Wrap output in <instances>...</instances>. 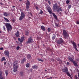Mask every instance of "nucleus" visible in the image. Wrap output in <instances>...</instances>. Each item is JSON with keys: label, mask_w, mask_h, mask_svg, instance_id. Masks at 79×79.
<instances>
[{"label": "nucleus", "mask_w": 79, "mask_h": 79, "mask_svg": "<svg viewBox=\"0 0 79 79\" xmlns=\"http://www.w3.org/2000/svg\"><path fill=\"white\" fill-rule=\"evenodd\" d=\"M48 32H50V31H51V29H50V28H48Z\"/></svg>", "instance_id": "nucleus-29"}, {"label": "nucleus", "mask_w": 79, "mask_h": 79, "mask_svg": "<svg viewBox=\"0 0 79 79\" xmlns=\"http://www.w3.org/2000/svg\"><path fill=\"white\" fill-rule=\"evenodd\" d=\"M1 61H6V59L5 57H3L2 58Z\"/></svg>", "instance_id": "nucleus-24"}, {"label": "nucleus", "mask_w": 79, "mask_h": 79, "mask_svg": "<svg viewBox=\"0 0 79 79\" xmlns=\"http://www.w3.org/2000/svg\"><path fill=\"white\" fill-rule=\"evenodd\" d=\"M51 78H52V77H51Z\"/></svg>", "instance_id": "nucleus-60"}, {"label": "nucleus", "mask_w": 79, "mask_h": 79, "mask_svg": "<svg viewBox=\"0 0 79 79\" xmlns=\"http://www.w3.org/2000/svg\"><path fill=\"white\" fill-rule=\"evenodd\" d=\"M69 61L71 62H72V63H73L74 61V60H73V59L71 57L69 58Z\"/></svg>", "instance_id": "nucleus-20"}, {"label": "nucleus", "mask_w": 79, "mask_h": 79, "mask_svg": "<svg viewBox=\"0 0 79 79\" xmlns=\"http://www.w3.org/2000/svg\"><path fill=\"white\" fill-rule=\"evenodd\" d=\"M52 15L55 19H57V16L56 15H55V14L54 13H52Z\"/></svg>", "instance_id": "nucleus-19"}, {"label": "nucleus", "mask_w": 79, "mask_h": 79, "mask_svg": "<svg viewBox=\"0 0 79 79\" xmlns=\"http://www.w3.org/2000/svg\"><path fill=\"white\" fill-rule=\"evenodd\" d=\"M25 35H29V32L28 31H26L25 32Z\"/></svg>", "instance_id": "nucleus-27"}, {"label": "nucleus", "mask_w": 79, "mask_h": 79, "mask_svg": "<svg viewBox=\"0 0 79 79\" xmlns=\"http://www.w3.org/2000/svg\"><path fill=\"white\" fill-rule=\"evenodd\" d=\"M62 71L63 72H64V73H66L68 76H69L70 78H72V77H71V74H70V73H69V71H68V69L67 67H65L62 69Z\"/></svg>", "instance_id": "nucleus-3"}, {"label": "nucleus", "mask_w": 79, "mask_h": 79, "mask_svg": "<svg viewBox=\"0 0 79 79\" xmlns=\"http://www.w3.org/2000/svg\"><path fill=\"white\" fill-rule=\"evenodd\" d=\"M15 6H12V10L13 11H14V10H15V8L13 9V8H15Z\"/></svg>", "instance_id": "nucleus-38"}, {"label": "nucleus", "mask_w": 79, "mask_h": 79, "mask_svg": "<svg viewBox=\"0 0 79 79\" xmlns=\"http://www.w3.org/2000/svg\"><path fill=\"white\" fill-rule=\"evenodd\" d=\"M27 44H29V43H31L32 42V38L31 37H29L27 41L26 42Z\"/></svg>", "instance_id": "nucleus-10"}, {"label": "nucleus", "mask_w": 79, "mask_h": 79, "mask_svg": "<svg viewBox=\"0 0 79 79\" xmlns=\"http://www.w3.org/2000/svg\"><path fill=\"white\" fill-rule=\"evenodd\" d=\"M13 68L14 69V72H16L17 69L18 68V62L15 61L13 64Z\"/></svg>", "instance_id": "nucleus-2"}, {"label": "nucleus", "mask_w": 79, "mask_h": 79, "mask_svg": "<svg viewBox=\"0 0 79 79\" xmlns=\"http://www.w3.org/2000/svg\"><path fill=\"white\" fill-rule=\"evenodd\" d=\"M53 11H56L57 13H59L60 11H61L62 10L60 6H58V4L56 3H55L53 6L52 8Z\"/></svg>", "instance_id": "nucleus-1"}, {"label": "nucleus", "mask_w": 79, "mask_h": 79, "mask_svg": "<svg viewBox=\"0 0 79 79\" xmlns=\"http://www.w3.org/2000/svg\"><path fill=\"white\" fill-rule=\"evenodd\" d=\"M4 19L6 21V22H9V20L6 18L4 17Z\"/></svg>", "instance_id": "nucleus-26"}, {"label": "nucleus", "mask_w": 79, "mask_h": 79, "mask_svg": "<svg viewBox=\"0 0 79 79\" xmlns=\"http://www.w3.org/2000/svg\"><path fill=\"white\" fill-rule=\"evenodd\" d=\"M45 72H46V71H47V70H45Z\"/></svg>", "instance_id": "nucleus-56"}, {"label": "nucleus", "mask_w": 79, "mask_h": 79, "mask_svg": "<svg viewBox=\"0 0 79 79\" xmlns=\"http://www.w3.org/2000/svg\"><path fill=\"white\" fill-rule=\"evenodd\" d=\"M30 5V2H29V1L27 0L26 3V8L27 9H28V8H29V7Z\"/></svg>", "instance_id": "nucleus-11"}, {"label": "nucleus", "mask_w": 79, "mask_h": 79, "mask_svg": "<svg viewBox=\"0 0 79 79\" xmlns=\"http://www.w3.org/2000/svg\"><path fill=\"white\" fill-rule=\"evenodd\" d=\"M59 63H62V61L61 60H60L59 61Z\"/></svg>", "instance_id": "nucleus-42"}, {"label": "nucleus", "mask_w": 79, "mask_h": 79, "mask_svg": "<svg viewBox=\"0 0 79 79\" xmlns=\"http://www.w3.org/2000/svg\"><path fill=\"white\" fill-rule=\"evenodd\" d=\"M69 2H70L69 0H67L66 1V3L67 4H69Z\"/></svg>", "instance_id": "nucleus-33"}, {"label": "nucleus", "mask_w": 79, "mask_h": 79, "mask_svg": "<svg viewBox=\"0 0 79 79\" xmlns=\"http://www.w3.org/2000/svg\"><path fill=\"white\" fill-rule=\"evenodd\" d=\"M21 16L19 17V20L21 21L24 17H25V14L23 12H21Z\"/></svg>", "instance_id": "nucleus-6"}, {"label": "nucleus", "mask_w": 79, "mask_h": 79, "mask_svg": "<svg viewBox=\"0 0 79 79\" xmlns=\"http://www.w3.org/2000/svg\"><path fill=\"white\" fill-rule=\"evenodd\" d=\"M43 13V11L42 10H41L40 13H39V14H40V15H41V14H42Z\"/></svg>", "instance_id": "nucleus-37"}, {"label": "nucleus", "mask_w": 79, "mask_h": 79, "mask_svg": "<svg viewBox=\"0 0 79 79\" xmlns=\"http://www.w3.org/2000/svg\"><path fill=\"white\" fill-rule=\"evenodd\" d=\"M5 74L6 76H7L8 74V70H6Z\"/></svg>", "instance_id": "nucleus-25"}, {"label": "nucleus", "mask_w": 79, "mask_h": 79, "mask_svg": "<svg viewBox=\"0 0 79 79\" xmlns=\"http://www.w3.org/2000/svg\"><path fill=\"white\" fill-rule=\"evenodd\" d=\"M64 41L61 38H60V39L57 41V44H61L63 43Z\"/></svg>", "instance_id": "nucleus-8"}, {"label": "nucleus", "mask_w": 79, "mask_h": 79, "mask_svg": "<svg viewBox=\"0 0 79 79\" xmlns=\"http://www.w3.org/2000/svg\"><path fill=\"white\" fill-rule=\"evenodd\" d=\"M28 17H29V18H31V17L30 16H32V13L31 12H28Z\"/></svg>", "instance_id": "nucleus-16"}, {"label": "nucleus", "mask_w": 79, "mask_h": 79, "mask_svg": "<svg viewBox=\"0 0 79 79\" xmlns=\"http://www.w3.org/2000/svg\"><path fill=\"white\" fill-rule=\"evenodd\" d=\"M72 44L74 47L73 48H75L77 51V52H78L79 51L78 50H77V45H76V43H75L73 41L72 42Z\"/></svg>", "instance_id": "nucleus-9"}, {"label": "nucleus", "mask_w": 79, "mask_h": 79, "mask_svg": "<svg viewBox=\"0 0 79 79\" xmlns=\"http://www.w3.org/2000/svg\"><path fill=\"white\" fill-rule=\"evenodd\" d=\"M48 12H49V13L50 14V15H51V14H53V13H52V12L51 11V10L48 11Z\"/></svg>", "instance_id": "nucleus-36"}, {"label": "nucleus", "mask_w": 79, "mask_h": 79, "mask_svg": "<svg viewBox=\"0 0 79 79\" xmlns=\"http://www.w3.org/2000/svg\"><path fill=\"white\" fill-rule=\"evenodd\" d=\"M42 24H45V23H42Z\"/></svg>", "instance_id": "nucleus-57"}, {"label": "nucleus", "mask_w": 79, "mask_h": 79, "mask_svg": "<svg viewBox=\"0 0 79 79\" xmlns=\"http://www.w3.org/2000/svg\"><path fill=\"white\" fill-rule=\"evenodd\" d=\"M35 8H36V10H38L39 9V8L37 6H35Z\"/></svg>", "instance_id": "nucleus-46"}, {"label": "nucleus", "mask_w": 79, "mask_h": 79, "mask_svg": "<svg viewBox=\"0 0 79 79\" xmlns=\"http://www.w3.org/2000/svg\"><path fill=\"white\" fill-rule=\"evenodd\" d=\"M48 3H49V5H51V2L50 1V0H48Z\"/></svg>", "instance_id": "nucleus-41"}, {"label": "nucleus", "mask_w": 79, "mask_h": 79, "mask_svg": "<svg viewBox=\"0 0 79 79\" xmlns=\"http://www.w3.org/2000/svg\"><path fill=\"white\" fill-rule=\"evenodd\" d=\"M20 48V47L19 46H18L16 48V50H19V48Z\"/></svg>", "instance_id": "nucleus-40"}, {"label": "nucleus", "mask_w": 79, "mask_h": 79, "mask_svg": "<svg viewBox=\"0 0 79 79\" xmlns=\"http://www.w3.org/2000/svg\"><path fill=\"white\" fill-rule=\"evenodd\" d=\"M5 26L7 28V31L8 33L10 32V31H11L12 29V27L10 23H6Z\"/></svg>", "instance_id": "nucleus-4"}, {"label": "nucleus", "mask_w": 79, "mask_h": 79, "mask_svg": "<svg viewBox=\"0 0 79 79\" xmlns=\"http://www.w3.org/2000/svg\"><path fill=\"white\" fill-rule=\"evenodd\" d=\"M0 79H4L2 76H0Z\"/></svg>", "instance_id": "nucleus-44"}, {"label": "nucleus", "mask_w": 79, "mask_h": 79, "mask_svg": "<svg viewBox=\"0 0 79 79\" xmlns=\"http://www.w3.org/2000/svg\"><path fill=\"white\" fill-rule=\"evenodd\" d=\"M0 50H3V48H0Z\"/></svg>", "instance_id": "nucleus-49"}, {"label": "nucleus", "mask_w": 79, "mask_h": 79, "mask_svg": "<svg viewBox=\"0 0 79 79\" xmlns=\"http://www.w3.org/2000/svg\"><path fill=\"white\" fill-rule=\"evenodd\" d=\"M1 32H2V31L0 30V33H1Z\"/></svg>", "instance_id": "nucleus-55"}, {"label": "nucleus", "mask_w": 79, "mask_h": 79, "mask_svg": "<svg viewBox=\"0 0 79 79\" xmlns=\"http://www.w3.org/2000/svg\"><path fill=\"white\" fill-rule=\"evenodd\" d=\"M56 37V36L55 35V34H53L52 37V39H53V40H54Z\"/></svg>", "instance_id": "nucleus-23"}, {"label": "nucleus", "mask_w": 79, "mask_h": 79, "mask_svg": "<svg viewBox=\"0 0 79 79\" xmlns=\"http://www.w3.org/2000/svg\"><path fill=\"white\" fill-rule=\"evenodd\" d=\"M51 78H52V77H51Z\"/></svg>", "instance_id": "nucleus-61"}, {"label": "nucleus", "mask_w": 79, "mask_h": 79, "mask_svg": "<svg viewBox=\"0 0 79 79\" xmlns=\"http://www.w3.org/2000/svg\"><path fill=\"white\" fill-rule=\"evenodd\" d=\"M3 15L4 16H9V14L7 12H5L4 13Z\"/></svg>", "instance_id": "nucleus-13"}, {"label": "nucleus", "mask_w": 79, "mask_h": 79, "mask_svg": "<svg viewBox=\"0 0 79 79\" xmlns=\"http://www.w3.org/2000/svg\"><path fill=\"white\" fill-rule=\"evenodd\" d=\"M75 77H76V79H77L78 78V77H77V76H75Z\"/></svg>", "instance_id": "nucleus-52"}, {"label": "nucleus", "mask_w": 79, "mask_h": 79, "mask_svg": "<svg viewBox=\"0 0 79 79\" xmlns=\"http://www.w3.org/2000/svg\"><path fill=\"white\" fill-rule=\"evenodd\" d=\"M3 73V71H0V76H2V73Z\"/></svg>", "instance_id": "nucleus-30"}, {"label": "nucleus", "mask_w": 79, "mask_h": 79, "mask_svg": "<svg viewBox=\"0 0 79 79\" xmlns=\"http://www.w3.org/2000/svg\"><path fill=\"white\" fill-rule=\"evenodd\" d=\"M67 64L68 65H69V62H67Z\"/></svg>", "instance_id": "nucleus-51"}, {"label": "nucleus", "mask_w": 79, "mask_h": 79, "mask_svg": "<svg viewBox=\"0 0 79 79\" xmlns=\"http://www.w3.org/2000/svg\"><path fill=\"white\" fill-rule=\"evenodd\" d=\"M45 1L46 0H44Z\"/></svg>", "instance_id": "nucleus-63"}, {"label": "nucleus", "mask_w": 79, "mask_h": 79, "mask_svg": "<svg viewBox=\"0 0 79 79\" xmlns=\"http://www.w3.org/2000/svg\"><path fill=\"white\" fill-rule=\"evenodd\" d=\"M26 67L27 68H29V64H26Z\"/></svg>", "instance_id": "nucleus-32"}, {"label": "nucleus", "mask_w": 79, "mask_h": 79, "mask_svg": "<svg viewBox=\"0 0 79 79\" xmlns=\"http://www.w3.org/2000/svg\"><path fill=\"white\" fill-rule=\"evenodd\" d=\"M77 24H79V21H77Z\"/></svg>", "instance_id": "nucleus-47"}, {"label": "nucleus", "mask_w": 79, "mask_h": 79, "mask_svg": "<svg viewBox=\"0 0 79 79\" xmlns=\"http://www.w3.org/2000/svg\"><path fill=\"white\" fill-rule=\"evenodd\" d=\"M38 61H42V62H43V61H44V60L40 59H38Z\"/></svg>", "instance_id": "nucleus-31"}, {"label": "nucleus", "mask_w": 79, "mask_h": 79, "mask_svg": "<svg viewBox=\"0 0 79 79\" xmlns=\"http://www.w3.org/2000/svg\"><path fill=\"white\" fill-rule=\"evenodd\" d=\"M68 6L69 9H70L71 8V5H68Z\"/></svg>", "instance_id": "nucleus-35"}, {"label": "nucleus", "mask_w": 79, "mask_h": 79, "mask_svg": "<svg viewBox=\"0 0 79 79\" xmlns=\"http://www.w3.org/2000/svg\"><path fill=\"white\" fill-rule=\"evenodd\" d=\"M32 68H33V69H37V68H38V66H37L36 65H34L32 66Z\"/></svg>", "instance_id": "nucleus-18"}, {"label": "nucleus", "mask_w": 79, "mask_h": 79, "mask_svg": "<svg viewBox=\"0 0 79 79\" xmlns=\"http://www.w3.org/2000/svg\"><path fill=\"white\" fill-rule=\"evenodd\" d=\"M1 53L0 52V54Z\"/></svg>", "instance_id": "nucleus-59"}, {"label": "nucleus", "mask_w": 79, "mask_h": 79, "mask_svg": "<svg viewBox=\"0 0 79 79\" xmlns=\"http://www.w3.org/2000/svg\"><path fill=\"white\" fill-rule=\"evenodd\" d=\"M26 60V59L25 58H23L22 60L21 61V63L23 64L24 62V61Z\"/></svg>", "instance_id": "nucleus-17"}, {"label": "nucleus", "mask_w": 79, "mask_h": 79, "mask_svg": "<svg viewBox=\"0 0 79 79\" xmlns=\"http://www.w3.org/2000/svg\"><path fill=\"white\" fill-rule=\"evenodd\" d=\"M20 2H21V1H23V0H19Z\"/></svg>", "instance_id": "nucleus-54"}, {"label": "nucleus", "mask_w": 79, "mask_h": 79, "mask_svg": "<svg viewBox=\"0 0 79 79\" xmlns=\"http://www.w3.org/2000/svg\"><path fill=\"white\" fill-rule=\"evenodd\" d=\"M15 35L17 37H18L19 36V32L17 31V32L15 33Z\"/></svg>", "instance_id": "nucleus-15"}, {"label": "nucleus", "mask_w": 79, "mask_h": 79, "mask_svg": "<svg viewBox=\"0 0 79 79\" xmlns=\"http://www.w3.org/2000/svg\"><path fill=\"white\" fill-rule=\"evenodd\" d=\"M16 44H19V42H18V41H16Z\"/></svg>", "instance_id": "nucleus-53"}, {"label": "nucleus", "mask_w": 79, "mask_h": 79, "mask_svg": "<svg viewBox=\"0 0 79 79\" xmlns=\"http://www.w3.org/2000/svg\"><path fill=\"white\" fill-rule=\"evenodd\" d=\"M73 63L74 64V66H78L77 65V63H76V62L75 61H74Z\"/></svg>", "instance_id": "nucleus-21"}, {"label": "nucleus", "mask_w": 79, "mask_h": 79, "mask_svg": "<svg viewBox=\"0 0 79 79\" xmlns=\"http://www.w3.org/2000/svg\"><path fill=\"white\" fill-rule=\"evenodd\" d=\"M3 29L4 31H6V29L5 28V26H3Z\"/></svg>", "instance_id": "nucleus-39"}, {"label": "nucleus", "mask_w": 79, "mask_h": 79, "mask_svg": "<svg viewBox=\"0 0 79 79\" xmlns=\"http://www.w3.org/2000/svg\"><path fill=\"white\" fill-rule=\"evenodd\" d=\"M20 75L21 76H23V72H21L20 73Z\"/></svg>", "instance_id": "nucleus-28"}, {"label": "nucleus", "mask_w": 79, "mask_h": 79, "mask_svg": "<svg viewBox=\"0 0 79 79\" xmlns=\"http://www.w3.org/2000/svg\"><path fill=\"white\" fill-rule=\"evenodd\" d=\"M24 37H22L21 38V39L20 38H18V40L19 41V42H20L21 43V42H23L24 41Z\"/></svg>", "instance_id": "nucleus-12"}, {"label": "nucleus", "mask_w": 79, "mask_h": 79, "mask_svg": "<svg viewBox=\"0 0 79 79\" xmlns=\"http://www.w3.org/2000/svg\"><path fill=\"white\" fill-rule=\"evenodd\" d=\"M78 79H79V78H78Z\"/></svg>", "instance_id": "nucleus-62"}, {"label": "nucleus", "mask_w": 79, "mask_h": 79, "mask_svg": "<svg viewBox=\"0 0 79 79\" xmlns=\"http://www.w3.org/2000/svg\"><path fill=\"white\" fill-rule=\"evenodd\" d=\"M4 54L6 56H7L8 58L10 57V52H9V51H8V50H6L4 51Z\"/></svg>", "instance_id": "nucleus-7"}, {"label": "nucleus", "mask_w": 79, "mask_h": 79, "mask_svg": "<svg viewBox=\"0 0 79 79\" xmlns=\"http://www.w3.org/2000/svg\"><path fill=\"white\" fill-rule=\"evenodd\" d=\"M41 29L42 31H45V28L42 25L41 26Z\"/></svg>", "instance_id": "nucleus-14"}, {"label": "nucleus", "mask_w": 79, "mask_h": 79, "mask_svg": "<svg viewBox=\"0 0 79 79\" xmlns=\"http://www.w3.org/2000/svg\"><path fill=\"white\" fill-rule=\"evenodd\" d=\"M63 36L64 38H67V37H69V35L68 33V32L65 30H63Z\"/></svg>", "instance_id": "nucleus-5"}, {"label": "nucleus", "mask_w": 79, "mask_h": 79, "mask_svg": "<svg viewBox=\"0 0 79 79\" xmlns=\"http://www.w3.org/2000/svg\"><path fill=\"white\" fill-rule=\"evenodd\" d=\"M51 10H52V9H51V8L50 7H48V11Z\"/></svg>", "instance_id": "nucleus-34"}, {"label": "nucleus", "mask_w": 79, "mask_h": 79, "mask_svg": "<svg viewBox=\"0 0 79 79\" xmlns=\"http://www.w3.org/2000/svg\"><path fill=\"white\" fill-rule=\"evenodd\" d=\"M60 58H56V60L59 61V60H60Z\"/></svg>", "instance_id": "nucleus-43"}, {"label": "nucleus", "mask_w": 79, "mask_h": 79, "mask_svg": "<svg viewBox=\"0 0 79 79\" xmlns=\"http://www.w3.org/2000/svg\"><path fill=\"white\" fill-rule=\"evenodd\" d=\"M31 57V56L30 54H28L27 55V59L29 60V59H30Z\"/></svg>", "instance_id": "nucleus-22"}, {"label": "nucleus", "mask_w": 79, "mask_h": 79, "mask_svg": "<svg viewBox=\"0 0 79 79\" xmlns=\"http://www.w3.org/2000/svg\"><path fill=\"white\" fill-rule=\"evenodd\" d=\"M4 65H5L6 64V62H4Z\"/></svg>", "instance_id": "nucleus-48"}, {"label": "nucleus", "mask_w": 79, "mask_h": 79, "mask_svg": "<svg viewBox=\"0 0 79 79\" xmlns=\"http://www.w3.org/2000/svg\"><path fill=\"white\" fill-rule=\"evenodd\" d=\"M55 24H56V27H58V24H57L56 23H55Z\"/></svg>", "instance_id": "nucleus-45"}, {"label": "nucleus", "mask_w": 79, "mask_h": 79, "mask_svg": "<svg viewBox=\"0 0 79 79\" xmlns=\"http://www.w3.org/2000/svg\"><path fill=\"white\" fill-rule=\"evenodd\" d=\"M29 79H31V78H29Z\"/></svg>", "instance_id": "nucleus-58"}, {"label": "nucleus", "mask_w": 79, "mask_h": 79, "mask_svg": "<svg viewBox=\"0 0 79 79\" xmlns=\"http://www.w3.org/2000/svg\"><path fill=\"white\" fill-rule=\"evenodd\" d=\"M38 37V39H41V38H40V37H39V36L38 37Z\"/></svg>", "instance_id": "nucleus-50"}]
</instances>
